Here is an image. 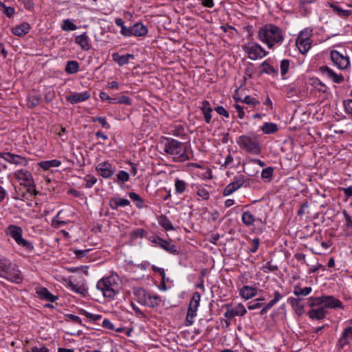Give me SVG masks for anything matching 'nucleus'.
Here are the masks:
<instances>
[{
  "label": "nucleus",
  "instance_id": "obj_43",
  "mask_svg": "<svg viewBox=\"0 0 352 352\" xmlns=\"http://www.w3.org/2000/svg\"><path fill=\"white\" fill-rule=\"evenodd\" d=\"M274 171V168L271 166L263 168L261 174L262 179L264 180L265 182H270L273 178Z\"/></svg>",
  "mask_w": 352,
  "mask_h": 352
},
{
  "label": "nucleus",
  "instance_id": "obj_54",
  "mask_svg": "<svg viewBox=\"0 0 352 352\" xmlns=\"http://www.w3.org/2000/svg\"><path fill=\"white\" fill-rule=\"evenodd\" d=\"M113 102L114 104H124L126 105H131L132 104V100L126 96H120L118 98H113Z\"/></svg>",
  "mask_w": 352,
  "mask_h": 352
},
{
  "label": "nucleus",
  "instance_id": "obj_52",
  "mask_svg": "<svg viewBox=\"0 0 352 352\" xmlns=\"http://www.w3.org/2000/svg\"><path fill=\"white\" fill-rule=\"evenodd\" d=\"M290 65V60L288 59H283L280 63V74L282 77L287 74Z\"/></svg>",
  "mask_w": 352,
  "mask_h": 352
},
{
  "label": "nucleus",
  "instance_id": "obj_35",
  "mask_svg": "<svg viewBox=\"0 0 352 352\" xmlns=\"http://www.w3.org/2000/svg\"><path fill=\"white\" fill-rule=\"evenodd\" d=\"M352 339V333L344 329L340 338L338 340V344L340 347L343 348L344 346L349 343L350 340Z\"/></svg>",
  "mask_w": 352,
  "mask_h": 352
},
{
  "label": "nucleus",
  "instance_id": "obj_20",
  "mask_svg": "<svg viewBox=\"0 0 352 352\" xmlns=\"http://www.w3.org/2000/svg\"><path fill=\"white\" fill-rule=\"evenodd\" d=\"M67 286L72 292L85 296L87 293V289L84 284L74 283L70 278L65 280Z\"/></svg>",
  "mask_w": 352,
  "mask_h": 352
},
{
  "label": "nucleus",
  "instance_id": "obj_14",
  "mask_svg": "<svg viewBox=\"0 0 352 352\" xmlns=\"http://www.w3.org/2000/svg\"><path fill=\"white\" fill-rule=\"evenodd\" d=\"M0 157L10 164L17 166H26L28 164L25 157L10 153H0Z\"/></svg>",
  "mask_w": 352,
  "mask_h": 352
},
{
  "label": "nucleus",
  "instance_id": "obj_18",
  "mask_svg": "<svg viewBox=\"0 0 352 352\" xmlns=\"http://www.w3.org/2000/svg\"><path fill=\"white\" fill-rule=\"evenodd\" d=\"M320 71L328 78L332 80L336 83H341L344 81V77L342 74H338L331 69L327 66L322 67Z\"/></svg>",
  "mask_w": 352,
  "mask_h": 352
},
{
  "label": "nucleus",
  "instance_id": "obj_11",
  "mask_svg": "<svg viewBox=\"0 0 352 352\" xmlns=\"http://www.w3.org/2000/svg\"><path fill=\"white\" fill-rule=\"evenodd\" d=\"M148 240L151 243L160 246L162 249L168 252L169 254H176L177 253V246L172 243L170 241L164 240L158 236H150Z\"/></svg>",
  "mask_w": 352,
  "mask_h": 352
},
{
  "label": "nucleus",
  "instance_id": "obj_6",
  "mask_svg": "<svg viewBox=\"0 0 352 352\" xmlns=\"http://www.w3.org/2000/svg\"><path fill=\"white\" fill-rule=\"evenodd\" d=\"M6 233L8 236H10L18 245L29 251L33 250L34 245L30 241L23 238V230L21 227L16 225H10L7 227Z\"/></svg>",
  "mask_w": 352,
  "mask_h": 352
},
{
  "label": "nucleus",
  "instance_id": "obj_34",
  "mask_svg": "<svg viewBox=\"0 0 352 352\" xmlns=\"http://www.w3.org/2000/svg\"><path fill=\"white\" fill-rule=\"evenodd\" d=\"M261 72L273 76L278 75V70L271 65L267 60H265L261 65Z\"/></svg>",
  "mask_w": 352,
  "mask_h": 352
},
{
  "label": "nucleus",
  "instance_id": "obj_31",
  "mask_svg": "<svg viewBox=\"0 0 352 352\" xmlns=\"http://www.w3.org/2000/svg\"><path fill=\"white\" fill-rule=\"evenodd\" d=\"M134 294L137 298L138 302L140 304L146 306V302L147 303L148 296H149L150 293L144 289L139 288L134 292Z\"/></svg>",
  "mask_w": 352,
  "mask_h": 352
},
{
  "label": "nucleus",
  "instance_id": "obj_61",
  "mask_svg": "<svg viewBox=\"0 0 352 352\" xmlns=\"http://www.w3.org/2000/svg\"><path fill=\"white\" fill-rule=\"evenodd\" d=\"M91 250L85 249V250H74V253L76 258H82L88 256V254Z\"/></svg>",
  "mask_w": 352,
  "mask_h": 352
},
{
  "label": "nucleus",
  "instance_id": "obj_1",
  "mask_svg": "<svg viewBox=\"0 0 352 352\" xmlns=\"http://www.w3.org/2000/svg\"><path fill=\"white\" fill-rule=\"evenodd\" d=\"M285 37L284 30L274 23H267L258 30V39L267 46L269 50H274L280 46Z\"/></svg>",
  "mask_w": 352,
  "mask_h": 352
},
{
  "label": "nucleus",
  "instance_id": "obj_48",
  "mask_svg": "<svg viewBox=\"0 0 352 352\" xmlns=\"http://www.w3.org/2000/svg\"><path fill=\"white\" fill-rule=\"evenodd\" d=\"M187 184L184 180L176 179L175 181V190L176 194H182L185 192Z\"/></svg>",
  "mask_w": 352,
  "mask_h": 352
},
{
  "label": "nucleus",
  "instance_id": "obj_39",
  "mask_svg": "<svg viewBox=\"0 0 352 352\" xmlns=\"http://www.w3.org/2000/svg\"><path fill=\"white\" fill-rule=\"evenodd\" d=\"M161 302V298L160 296L155 294L150 293L148 296L147 303L146 302V306L149 307H156Z\"/></svg>",
  "mask_w": 352,
  "mask_h": 352
},
{
  "label": "nucleus",
  "instance_id": "obj_32",
  "mask_svg": "<svg viewBox=\"0 0 352 352\" xmlns=\"http://www.w3.org/2000/svg\"><path fill=\"white\" fill-rule=\"evenodd\" d=\"M38 165L43 170H47L50 168L59 167L61 165V162L58 160L41 161L38 164Z\"/></svg>",
  "mask_w": 352,
  "mask_h": 352
},
{
  "label": "nucleus",
  "instance_id": "obj_60",
  "mask_svg": "<svg viewBox=\"0 0 352 352\" xmlns=\"http://www.w3.org/2000/svg\"><path fill=\"white\" fill-rule=\"evenodd\" d=\"M146 234V232L142 228H138L131 231V236L132 238L143 237Z\"/></svg>",
  "mask_w": 352,
  "mask_h": 352
},
{
  "label": "nucleus",
  "instance_id": "obj_23",
  "mask_svg": "<svg viewBox=\"0 0 352 352\" xmlns=\"http://www.w3.org/2000/svg\"><path fill=\"white\" fill-rule=\"evenodd\" d=\"M134 55L131 54L121 55L118 52H115L112 54L113 60L115 61L120 67L128 64L129 60L134 59Z\"/></svg>",
  "mask_w": 352,
  "mask_h": 352
},
{
  "label": "nucleus",
  "instance_id": "obj_15",
  "mask_svg": "<svg viewBox=\"0 0 352 352\" xmlns=\"http://www.w3.org/2000/svg\"><path fill=\"white\" fill-rule=\"evenodd\" d=\"M91 96L89 91H85L82 92H72L71 94L66 96L65 99L69 103L74 104L87 100Z\"/></svg>",
  "mask_w": 352,
  "mask_h": 352
},
{
  "label": "nucleus",
  "instance_id": "obj_64",
  "mask_svg": "<svg viewBox=\"0 0 352 352\" xmlns=\"http://www.w3.org/2000/svg\"><path fill=\"white\" fill-rule=\"evenodd\" d=\"M343 104L345 111L352 115V99L344 100Z\"/></svg>",
  "mask_w": 352,
  "mask_h": 352
},
{
  "label": "nucleus",
  "instance_id": "obj_30",
  "mask_svg": "<svg viewBox=\"0 0 352 352\" xmlns=\"http://www.w3.org/2000/svg\"><path fill=\"white\" fill-rule=\"evenodd\" d=\"M38 296L43 300L54 302L57 300V297L50 292V291L45 288L41 287L36 291Z\"/></svg>",
  "mask_w": 352,
  "mask_h": 352
},
{
  "label": "nucleus",
  "instance_id": "obj_58",
  "mask_svg": "<svg viewBox=\"0 0 352 352\" xmlns=\"http://www.w3.org/2000/svg\"><path fill=\"white\" fill-rule=\"evenodd\" d=\"M242 102L252 106H256L259 104V101L257 99L250 96H245L242 100Z\"/></svg>",
  "mask_w": 352,
  "mask_h": 352
},
{
  "label": "nucleus",
  "instance_id": "obj_29",
  "mask_svg": "<svg viewBox=\"0 0 352 352\" xmlns=\"http://www.w3.org/2000/svg\"><path fill=\"white\" fill-rule=\"evenodd\" d=\"M288 301L298 316H301L303 314L305 306L300 298L291 297L288 298Z\"/></svg>",
  "mask_w": 352,
  "mask_h": 352
},
{
  "label": "nucleus",
  "instance_id": "obj_10",
  "mask_svg": "<svg viewBox=\"0 0 352 352\" xmlns=\"http://www.w3.org/2000/svg\"><path fill=\"white\" fill-rule=\"evenodd\" d=\"M96 170L104 179H109L114 175L116 167L109 161H104L96 165Z\"/></svg>",
  "mask_w": 352,
  "mask_h": 352
},
{
  "label": "nucleus",
  "instance_id": "obj_38",
  "mask_svg": "<svg viewBox=\"0 0 352 352\" xmlns=\"http://www.w3.org/2000/svg\"><path fill=\"white\" fill-rule=\"evenodd\" d=\"M129 173L125 170H119L116 175L114 182L119 185H122L129 180Z\"/></svg>",
  "mask_w": 352,
  "mask_h": 352
},
{
  "label": "nucleus",
  "instance_id": "obj_13",
  "mask_svg": "<svg viewBox=\"0 0 352 352\" xmlns=\"http://www.w3.org/2000/svg\"><path fill=\"white\" fill-rule=\"evenodd\" d=\"M226 311L224 316L228 319H231L235 316H244L247 310L242 303H238L234 307H232L230 305H226Z\"/></svg>",
  "mask_w": 352,
  "mask_h": 352
},
{
  "label": "nucleus",
  "instance_id": "obj_59",
  "mask_svg": "<svg viewBox=\"0 0 352 352\" xmlns=\"http://www.w3.org/2000/svg\"><path fill=\"white\" fill-rule=\"evenodd\" d=\"M93 122H98L101 124L102 126L104 129H110V124L107 122L104 117H94L92 118Z\"/></svg>",
  "mask_w": 352,
  "mask_h": 352
},
{
  "label": "nucleus",
  "instance_id": "obj_25",
  "mask_svg": "<svg viewBox=\"0 0 352 352\" xmlns=\"http://www.w3.org/2000/svg\"><path fill=\"white\" fill-rule=\"evenodd\" d=\"M274 298L271 300L269 302L265 304L263 309L260 311L261 315H265L267 314L269 309H270L272 307H274L276 303H278L283 298V296L278 292L275 291L274 293Z\"/></svg>",
  "mask_w": 352,
  "mask_h": 352
},
{
  "label": "nucleus",
  "instance_id": "obj_4",
  "mask_svg": "<svg viewBox=\"0 0 352 352\" xmlns=\"http://www.w3.org/2000/svg\"><path fill=\"white\" fill-rule=\"evenodd\" d=\"M239 147L245 151L258 155L261 152V146L258 143V138L254 134L243 135L236 139Z\"/></svg>",
  "mask_w": 352,
  "mask_h": 352
},
{
  "label": "nucleus",
  "instance_id": "obj_7",
  "mask_svg": "<svg viewBox=\"0 0 352 352\" xmlns=\"http://www.w3.org/2000/svg\"><path fill=\"white\" fill-rule=\"evenodd\" d=\"M243 50L248 57L252 60L261 59L269 54L260 44L255 41L247 42L243 46Z\"/></svg>",
  "mask_w": 352,
  "mask_h": 352
},
{
  "label": "nucleus",
  "instance_id": "obj_12",
  "mask_svg": "<svg viewBox=\"0 0 352 352\" xmlns=\"http://www.w3.org/2000/svg\"><path fill=\"white\" fill-rule=\"evenodd\" d=\"M245 181V179L243 175H236L233 181L225 187L222 195L225 197L232 195L244 184Z\"/></svg>",
  "mask_w": 352,
  "mask_h": 352
},
{
  "label": "nucleus",
  "instance_id": "obj_21",
  "mask_svg": "<svg viewBox=\"0 0 352 352\" xmlns=\"http://www.w3.org/2000/svg\"><path fill=\"white\" fill-rule=\"evenodd\" d=\"M257 292L258 289L256 287L244 285L241 288L239 294L242 298L247 300L256 296Z\"/></svg>",
  "mask_w": 352,
  "mask_h": 352
},
{
  "label": "nucleus",
  "instance_id": "obj_19",
  "mask_svg": "<svg viewBox=\"0 0 352 352\" xmlns=\"http://www.w3.org/2000/svg\"><path fill=\"white\" fill-rule=\"evenodd\" d=\"M199 108L204 116L205 122L207 124H210L211 122V119L212 117V113L213 111L210 102L208 100H204L201 102V105Z\"/></svg>",
  "mask_w": 352,
  "mask_h": 352
},
{
  "label": "nucleus",
  "instance_id": "obj_45",
  "mask_svg": "<svg viewBox=\"0 0 352 352\" xmlns=\"http://www.w3.org/2000/svg\"><path fill=\"white\" fill-rule=\"evenodd\" d=\"M0 10L8 18H12L15 13V9L14 7L7 6L1 1H0Z\"/></svg>",
  "mask_w": 352,
  "mask_h": 352
},
{
  "label": "nucleus",
  "instance_id": "obj_41",
  "mask_svg": "<svg viewBox=\"0 0 352 352\" xmlns=\"http://www.w3.org/2000/svg\"><path fill=\"white\" fill-rule=\"evenodd\" d=\"M158 223L160 226H162L164 230H174L175 228L170 222V221L168 219V217L165 215H161L158 219Z\"/></svg>",
  "mask_w": 352,
  "mask_h": 352
},
{
  "label": "nucleus",
  "instance_id": "obj_9",
  "mask_svg": "<svg viewBox=\"0 0 352 352\" xmlns=\"http://www.w3.org/2000/svg\"><path fill=\"white\" fill-rule=\"evenodd\" d=\"M124 37H143L148 34V30L146 25L141 22H137L125 30Z\"/></svg>",
  "mask_w": 352,
  "mask_h": 352
},
{
  "label": "nucleus",
  "instance_id": "obj_24",
  "mask_svg": "<svg viewBox=\"0 0 352 352\" xmlns=\"http://www.w3.org/2000/svg\"><path fill=\"white\" fill-rule=\"evenodd\" d=\"M75 42L82 50H89L91 48L90 38L86 32L78 35L75 38Z\"/></svg>",
  "mask_w": 352,
  "mask_h": 352
},
{
  "label": "nucleus",
  "instance_id": "obj_26",
  "mask_svg": "<svg viewBox=\"0 0 352 352\" xmlns=\"http://www.w3.org/2000/svg\"><path fill=\"white\" fill-rule=\"evenodd\" d=\"M308 316L312 320H322L327 315V311L322 306L318 308H312L307 313Z\"/></svg>",
  "mask_w": 352,
  "mask_h": 352
},
{
  "label": "nucleus",
  "instance_id": "obj_40",
  "mask_svg": "<svg viewBox=\"0 0 352 352\" xmlns=\"http://www.w3.org/2000/svg\"><path fill=\"white\" fill-rule=\"evenodd\" d=\"M256 217L253 214H252L250 211H245L243 213L241 217V220L243 223L247 226H250L254 225L256 221Z\"/></svg>",
  "mask_w": 352,
  "mask_h": 352
},
{
  "label": "nucleus",
  "instance_id": "obj_51",
  "mask_svg": "<svg viewBox=\"0 0 352 352\" xmlns=\"http://www.w3.org/2000/svg\"><path fill=\"white\" fill-rule=\"evenodd\" d=\"M309 307L314 308L315 307L323 306L324 299L323 296L320 297H310L309 298Z\"/></svg>",
  "mask_w": 352,
  "mask_h": 352
},
{
  "label": "nucleus",
  "instance_id": "obj_16",
  "mask_svg": "<svg viewBox=\"0 0 352 352\" xmlns=\"http://www.w3.org/2000/svg\"><path fill=\"white\" fill-rule=\"evenodd\" d=\"M2 278L15 283H20L23 279L21 272L19 270L13 267L12 263H10V269L5 273V275Z\"/></svg>",
  "mask_w": 352,
  "mask_h": 352
},
{
  "label": "nucleus",
  "instance_id": "obj_62",
  "mask_svg": "<svg viewBox=\"0 0 352 352\" xmlns=\"http://www.w3.org/2000/svg\"><path fill=\"white\" fill-rule=\"evenodd\" d=\"M59 213L53 219L52 226L55 228H59L66 225V221L58 219Z\"/></svg>",
  "mask_w": 352,
  "mask_h": 352
},
{
  "label": "nucleus",
  "instance_id": "obj_5",
  "mask_svg": "<svg viewBox=\"0 0 352 352\" xmlns=\"http://www.w3.org/2000/svg\"><path fill=\"white\" fill-rule=\"evenodd\" d=\"M313 29L305 28L301 30L295 41V44L301 54H306L311 47Z\"/></svg>",
  "mask_w": 352,
  "mask_h": 352
},
{
  "label": "nucleus",
  "instance_id": "obj_55",
  "mask_svg": "<svg viewBox=\"0 0 352 352\" xmlns=\"http://www.w3.org/2000/svg\"><path fill=\"white\" fill-rule=\"evenodd\" d=\"M84 181L85 187L90 188L97 182V178L94 175H87L85 177Z\"/></svg>",
  "mask_w": 352,
  "mask_h": 352
},
{
  "label": "nucleus",
  "instance_id": "obj_33",
  "mask_svg": "<svg viewBox=\"0 0 352 352\" xmlns=\"http://www.w3.org/2000/svg\"><path fill=\"white\" fill-rule=\"evenodd\" d=\"M309 83L314 88L322 93H325L327 90V87L318 78H311L309 80Z\"/></svg>",
  "mask_w": 352,
  "mask_h": 352
},
{
  "label": "nucleus",
  "instance_id": "obj_63",
  "mask_svg": "<svg viewBox=\"0 0 352 352\" xmlns=\"http://www.w3.org/2000/svg\"><path fill=\"white\" fill-rule=\"evenodd\" d=\"M214 109L217 113L226 118L230 117L228 111L223 106H217Z\"/></svg>",
  "mask_w": 352,
  "mask_h": 352
},
{
  "label": "nucleus",
  "instance_id": "obj_2",
  "mask_svg": "<svg viewBox=\"0 0 352 352\" xmlns=\"http://www.w3.org/2000/svg\"><path fill=\"white\" fill-rule=\"evenodd\" d=\"M157 146L162 154L170 156L175 162H184L188 160L185 143L171 138L162 137Z\"/></svg>",
  "mask_w": 352,
  "mask_h": 352
},
{
  "label": "nucleus",
  "instance_id": "obj_47",
  "mask_svg": "<svg viewBox=\"0 0 352 352\" xmlns=\"http://www.w3.org/2000/svg\"><path fill=\"white\" fill-rule=\"evenodd\" d=\"M201 296L199 292H196L192 294V298L189 303L188 309L197 311V308L199 306Z\"/></svg>",
  "mask_w": 352,
  "mask_h": 352
},
{
  "label": "nucleus",
  "instance_id": "obj_36",
  "mask_svg": "<svg viewBox=\"0 0 352 352\" xmlns=\"http://www.w3.org/2000/svg\"><path fill=\"white\" fill-rule=\"evenodd\" d=\"M261 130L264 134H273L278 130V125L273 122H265L261 126Z\"/></svg>",
  "mask_w": 352,
  "mask_h": 352
},
{
  "label": "nucleus",
  "instance_id": "obj_57",
  "mask_svg": "<svg viewBox=\"0 0 352 352\" xmlns=\"http://www.w3.org/2000/svg\"><path fill=\"white\" fill-rule=\"evenodd\" d=\"M115 23L117 26L120 28V34L124 36L126 33L125 30H127L128 27L124 25V23L121 18H116L115 19Z\"/></svg>",
  "mask_w": 352,
  "mask_h": 352
},
{
  "label": "nucleus",
  "instance_id": "obj_44",
  "mask_svg": "<svg viewBox=\"0 0 352 352\" xmlns=\"http://www.w3.org/2000/svg\"><path fill=\"white\" fill-rule=\"evenodd\" d=\"M60 28L65 32L74 31L77 29L76 25L69 19H64L60 25Z\"/></svg>",
  "mask_w": 352,
  "mask_h": 352
},
{
  "label": "nucleus",
  "instance_id": "obj_42",
  "mask_svg": "<svg viewBox=\"0 0 352 352\" xmlns=\"http://www.w3.org/2000/svg\"><path fill=\"white\" fill-rule=\"evenodd\" d=\"M65 71L67 74H74L79 71V65L76 60H69L67 63Z\"/></svg>",
  "mask_w": 352,
  "mask_h": 352
},
{
  "label": "nucleus",
  "instance_id": "obj_17",
  "mask_svg": "<svg viewBox=\"0 0 352 352\" xmlns=\"http://www.w3.org/2000/svg\"><path fill=\"white\" fill-rule=\"evenodd\" d=\"M323 299L324 302L322 307H324L325 310L326 309H344L342 302L333 296L323 295Z\"/></svg>",
  "mask_w": 352,
  "mask_h": 352
},
{
  "label": "nucleus",
  "instance_id": "obj_37",
  "mask_svg": "<svg viewBox=\"0 0 352 352\" xmlns=\"http://www.w3.org/2000/svg\"><path fill=\"white\" fill-rule=\"evenodd\" d=\"M195 191L196 194L203 200H208L210 198V193L206 186L200 184L195 186Z\"/></svg>",
  "mask_w": 352,
  "mask_h": 352
},
{
  "label": "nucleus",
  "instance_id": "obj_27",
  "mask_svg": "<svg viewBox=\"0 0 352 352\" xmlns=\"http://www.w3.org/2000/svg\"><path fill=\"white\" fill-rule=\"evenodd\" d=\"M14 177L19 181L30 182L33 180L32 174L26 169L16 170L14 173Z\"/></svg>",
  "mask_w": 352,
  "mask_h": 352
},
{
  "label": "nucleus",
  "instance_id": "obj_50",
  "mask_svg": "<svg viewBox=\"0 0 352 352\" xmlns=\"http://www.w3.org/2000/svg\"><path fill=\"white\" fill-rule=\"evenodd\" d=\"M312 291L311 287H306L304 288H301L298 286H296L294 289V294L296 296H308Z\"/></svg>",
  "mask_w": 352,
  "mask_h": 352
},
{
  "label": "nucleus",
  "instance_id": "obj_46",
  "mask_svg": "<svg viewBox=\"0 0 352 352\" xmlns=\"http://www.w3.org/2000/svg\"><path fill=\"white\" fill-rule=\"evenodd\" d=\"M11 261L6 258H0V276L3 277L5 275V273L8 272V270L10 267Z\"/></svg>",
  "mask_w": 352,
  "mask_h": 352
},
{
  "label": "nucleus",
  "instance_id": "obj_28",
  "mask_svg": "<svg viewBox=\"0 0 352 352\" xmlns=\"http://www.w3.org/2000/svg\"><path fill=\"white\" fill-rule=\"evenodd\" d=\"M41 100V96L35 91L29 94L27 98V105L29 108H34L38 106Z\"/></svg>",
  "mask_w": 352,
  "mask_h": 352
},
{
  "label": "nucleus",
  "instance_id": "obj_53",
  "mask_svg": "<svg viewBox=\"0 0 352 352\" xmlns=\"http://www.w3.org/2000/svg\"><path fill=\"white\" fill-rule=\"evenodd\" d=\"M129 198L136 202V206L138 208H142L144 204L143 199L140 197V195L134 192H131L129 193Z\"/></svg>",
  "mask_w": 352,
  "mask_h": 352
},
{
  "label": "nucleus",
  "instance_id": "obj_3",
  "mask_svg": "<svg viewBox=\"0 0 352 352\" xmlns=\"http://www.w3.org/2000/svg\"><path fill=\"white\" fill-rule=\"evenodd\" d=\"M96 288L104 298L113 300L120 289V277L116 274L103 277L97 282Z\"/></svg>",
  "mask_w": 352,
  "mask_h": 352
},
{
  "label": "nucleus",
  "instance_id": "obj_56",
  "mask_svg": "<svg viewBox=\"0 0 352 352\" xmlns=\"http://www.w3.org/2000/svg\"><path fill=\"white\" fill-rule=\"evenodd\" d=\"M221 167L223 168H232L234 167V159L230 154L228 155L226 157L224 162L221 165Z\"/></svg>",
  "mask_w": 352,
  "mask_h": 352
},
{
  "label": "nucleus",
  "instance_id": "obj_49",
  "mask_svg": "<svg viewBox=\"0 0 352 352\" xmlns=\"http://www.w3.org/2000/svg\"><path fill=\"white\" fill-rule=\"evenodd\" d=\"M331 7L333 10L340 17L346 18L352 14V12L350 10H344L341 7L336 5H331Z\"/></svg>",
  "mask_w": 352,
  "mask_h": 352
},
{
  "label": "nucleus",
  "instance_id": "obj_8",
  "mask_svg": "<svg viewBox=\"0 0 352 352\" xmlns=\"http://www.w3.org/2000/svg\"><path fill=\"white\" fill-rule=\"evenodd\" d=\"M330 56L334 65L336 66L338 69L344 70L349 67V57L347 56L345 50H342V52L338 50H332L331 52Z\"/></svg>",
  "mask_w": 352,
  "mask_h": 352
},
{
  "label": "nucleus",
  "instance_id": "obj_22",
  "mask_svg": "<svg viewBox=\"0 0 352 352\" xmlns=\"http://www.w3.org/2000/svg\"><path fill=\"white\" fill-rule=\"evenodd\" d=\"M31 28L30 25L27 22H23L19 25L13 27L11 29V32L17 36H23L27 34Z\"/></svg>",
  "mask_w": 352,
  "mask_h": 352
}]
</instances>
